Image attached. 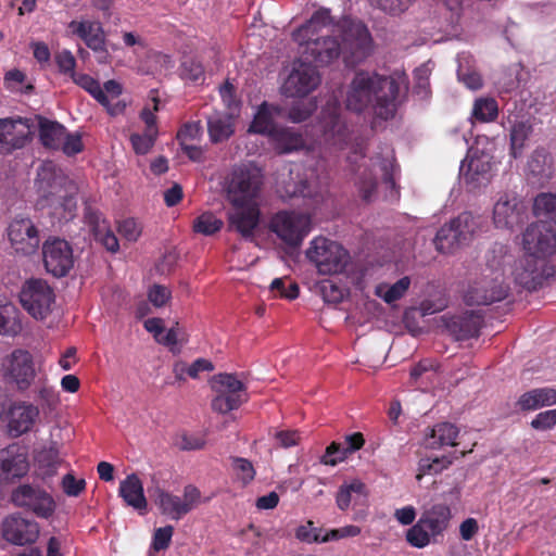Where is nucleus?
<instances>
[{
	"instance_id": "64",
	"label": "nucleus",
	"mask_w": 556,
	"mask_h": 556,
	"mask_svg": "<svg viewBox=\"0 0 556 556\" xmlns=\"http://www.w3.org/2000/svg\"><path fill=\"white\" fill-rule=\"evenodd\" d=\"M86 486L84 479H76L72 473H67L62 479V488L66 495L77 496Z\"/></svg>"
},
{
	"instance_id": "1",
	"label": "nucleus",
	"mask_w": 556,
	"mask_h": 556,
	"mask_svg": "<svg viewBox=\"0 0 556 556\" xmlns=\"http://www.w3.org/2000/svg\"><path fill=\"white\" fill-rule=\"evenodd\" d=\"M331 17L328 9H319L311 20L293 31L292 37L302 48V53L313 58L321 65L330 64L344 53L348 64L362 62L371 52V36L367 27L355 21H343V47L332 37L319 36L321 28L330 25Z\"/></svg>"
},
{
	"instance_id": "14",
	"label": "nucleus",
	"mask_w": 556,
	"mask_h": 556,
	"mask_svg": "<svg viewBox=\"0 0 556 556\" xmlns=\"http://www.w3.org/2000/svg\"><path fill=\"white\" fill-rule=\"evenodd\" d=\"M269 227L286 244L298 247L311 231L312 219L308 214L282 211L273 216Z\"/></svg>"
},
{
	"instance_id": "53",
	"label": "nucleus",
	"mask_w": 556,
	"mask_h": 556,
	"mask_svg": "<svg viewBox=\"0 0 556 556\" xmlns=\"http://www.w3.org/2000/svg\"><path fill=\"white\" fill-rule=\"evenodd\" d=\"M316 108L317 103L313 99L307 102L295 103L290 108L288 118L293 123H301L307 119Z\"/></svg>"
},
{
	"instance_id": "24",
	"label": "nucleus",
	"mask_w": 556,
	"mask_h": 556,
	"mask_svg": "<svg viewBox=\"0 0 556 556\" xmlns=\"http://www.w3.org/2000/svg\"><path fill=\"white\" fill-rule=\"evenodd\" d=\"M46 269L55 277L67 275L74 264L73 251L68 242L59 238L49 239L43 244Z\"/></svg>"
},
{
	"instance_id": "47",
	"label": "nucleus",
	"mask_w": 556,
	"mask_h": 556,
	"mask_svg": "<svg viewBox=\"0 0 556 556\" xmlns=\"http://www.w3.org/2000/svg\"><path fill=\"white\" fill-rule=\"evenodd\" d=\"M186 333L182 328L178 325L166 329L162 337L157 340L160 344H163L169 349L174 354H179L182 345L186 343Z\"/></svg>"
},
{
	"instance_id": "58",
	"label": "nucleus",
	"mask_w": 556,
	"mask_h": 556,
	"mask_svg": "<svg viewBox=\"0 0 556 556\" xmlns=\"http://www.w3.org/2000/svg\"><path fill=\"white\" fill-rule=\"evenodd\" d=\"M174 528L172 526H165L155 529L153 533L151 548L155 552L166 549L172 541Z\"/></svg>"
},
{
	"instance_id": "37",
	"label": "nucleus",
	"mask_w": 556,
	"mask_h": 556,
	"mask_svg": "<svg viewBox=\"0 0 556 556\" xmlns=\"http://www.w3.org/2000/svg\"><path fill=\"white\" fill-rule=\"evenodd\" d=\"M522 410H535L543 406L556 404V390L553 388H540L523 393L518 402Z\"/></svg>"
},
{
	"instance_id": "60",
	"label": "nucleus",
	"mask_w": 556,
	"mask_h": 556,
	"mask_svg": "<svg viewBox=\"0 0 556 556\" xmlns=\"http://www.w3.org/2000/svg\"><path fill=\"white\" fill-rule=\"evenodd\" d=\"M349 452L345 446H342L339 443L332 442L326 450L325 455L321 458V462L326 465L334 466L338 463L344 460Z\"/></svg>"
},
{
	"instance_id": "30",
	"label": "nucleus",
	"mask_w": 556,
	"mask_h": 556,
	"mask_svg": "<svg viewBox=\"0 0 556 556\" xmlns=\"http://www.w3.org/2000/svg\"><path fill=\"white\" fill-rule=\"evenodd\" d=\"M367 502L368 489L366 484L358 479H353L341 484L336 495V504L341 511L367 506Z\"/></svg>"
},
{
	"instance_id": "8",
	"label": "nucleus",
	"mask_w": 556,
	"mask_h": 556,
	"mask_svg": "<svg viewBox=\"0 0 556 556\" xmlns=\"http://www.w3.org/2000/svg\"><path fill=\"white\" fill-rule=\"evenodd\" d=\"M481 226L480 216L463 212L439 229L434 238L435 249L441 253H453L469 244Z\"/></svg>"
},
{
	"instance_id": "2",
	"label": "nucleus",
	"mask_w": 556,
	"mask_h": 556,
	"mask_svg": "<svg viewBox=\"0 0 556 556\" xmlns=\"http://www.w3.org/2000/svg\"><path fill=\"white\" fill-rule=\"evenodd\" d=\"M402 88H406L404 74L383 76L361 71L348 85L344 103L349 111L369 112L381 119H389L396 111V99Z\"/></svg>"
},
{
	"instance_id": "33",
	"label": "nucleus",
	"mask_w": 556,
	"mask_h": 556,
	"mask_svg": "<svg viewBox=\"0 0 556 556\" xmlns=\"http://www.w3.org/2000/svg\"><path fill=\"white\" fill-rule=\"evenodd\" d=\"M118 494L128 506L140 514L147 510L148 503L143 492V484L137 475H128L121 481Z\"/></svg>"
},
{
	"instance_id": "59",
	"label": "nucleus",
	"mask_w": 556,
	"mask_h": 556,
	"mask_svg": "<svg viewBox=\"0 0 556 556\" xmlns=\"http://www.w3.org/2000/svg\"><path fill=\"white\" fill-rule=\"evenodd\" d=\"M54 60L62 74L70 75V77H72L73 74L76 73V59L70 50L64 49L58 52Z\"/></svg>"
},
{
	"instance_id": "34",
	"label": "nucleus",
	"mask_w": 556,
	"mask_h": 556,
	"mask_svg": "<svg viewBox=\"0 0 556 556\" xmlns=\"http://www.w3.org/2000/svg\"><path fill=\"white\" fill-rule=\"evenodd\" d=\"M281 108L276 104L263 102L254 114L253 121L249 127V132L271 136L279 127L275 123V118L281 114Z\"/></svg>"
},
{
	"instance_id": "45",
	"label": "nucleus",
	"mask_w": 556,
	"mask_h": 556,
	"mask_svg": "<svg viewBox=\"0 0 556 556\" xmlns=\"http://www.w3.org/2000/svg\"><path fill=\"white\" fill-rule=\"evenodd\" d=\"M410 279L403 277L393 285L380 283L376 287V295L381 298L387 303H392L401 299L408 290Z\"/></svg>"
},
{
	"instance_id": "10",
	"label": "nucleus",
	"mask_w": 556,
	"mask_h": 556,
	"mask_svg": "<svg viewBox=\"0 0 556 556\" xmlns=\"http://www.w3.org/2000/svg\"><path fill=\"white\" fill-rule=\"evenodd\" d=\"M72 80L80 88L90 93L111 116H117L125 112L127 101L122 99V85L114 80H108L103 86L87 74H73Z\"/></svg>"
},
{
	"instance_id": "40",
	"label": "nucleus",
	"mask_w": 556,
	"mask_h": 556,
	"mask_svg": "<svg viewBox=\"0 0 556 556\" xmlns=\"http://www.w3.org/2000/svg\"><path fill=\"white\" fill-rule=\"evenodd\" d=\"M457 435L458 429L455 425L450 422H441L431 429V433L427 438V445L432 448L454 446L456 445Z\"/></svg>"
},
{
	"instance_id": "13",
	"label": "nucleus",
	"mask_w": 556,
	"mask_h": 556,
	"mask_svg": "<svg viewBox=\"0 0 556 556\" xmlns=\"http://www.w3.org/2000/svg\"><path fill=\"white\" fill-rule=\"evenodd\" d=\"M12 503L31 511L35 516L49 519L56 510V502L51 493L39 485L20 484L11 493Z\"/></svg>"
},
{
	"instance_id": "43",
	"label": "nucleus",
	"mask_w": 556,
	"mask_h": 556,
	"mask_svg": "<svg viewBox=\"0 0 556 556\" xmlns=\"http://www.w3.org/2000/svg\"><path fill=\"white\" fill-rule=\"evenodd\" d=\"M532 132V125L528 121H516L510 128V153L517 159L521 155L526 141Z\"/></svg>"
},
{
	"instance_id": "52",
	"label": "nucleus",
	"mask_w": 556,
	"mask_h": 556,
	"mask_svg": "<svg viewBox=\"0 0 556 556\" xmlns=\"http://www.w3.org/2000/svg\"><path fill=\"white\" fill-rule=\"evenodd\" d=\"M180 76L185 80L199 83L204 78V68L200 62L193 59H186L180 66Z\"/></svg>"
},
{
	"instance_id": "21",
	"label": "nucleus",
	"mask_w": 556,
	"mask_h": 556,
	"mask_svg": "<svg viewBox=\"0 0 556 556\" xmlns=\"http://www.w3.org/2000/svg\"><path fill=\"white\" fill-rule=\"evenodd\" d=\"M527 215L525 202L515 192H504L493 207V223L496 228L513 229L520 225Z\"/></svg>"
},
{
	"instance_id": "26",
	"label": "nucleus",
	"mask_w": 556,
	"mask_h": 556,
	"mask_svg": "<svg viewBox=\"0 0 556 556\" xmlns=\"http://www.w3.org/2000/svg\"><path fill=\"white\" fill-rule=\"evenodd\" d=\"M9 240L16 252L31 254L40 244L38 229L29 218H15L8 228Z\"/></svg>"
},
{
	"instance_id": "49",
	"label": "nucleus",
	"mask_w": 556,
	"mask_h": 556,
	"mask_svg": "<svg viewBox=\"0 0 556 556\" xmlns=\"http://www.w3.org/2000/svg\"><path fill=\"white\" fill-rule=\"evenodd\" d=\"M156 138L157 134H151L144 130L142 134H131L129 140L135 153L139 155H144L151 151L155 143Z\"/></svg>"
},
{
	"instance_id": "42",
	"label": "nucleus",
	"mask_w": 556,
	"mask_h": 556,
	"mask_svg": "<svg viewBox=\"0 0 556 556\" xmlns=\"http://www.w3.org/2000/svg\"><path fill=\"white\" fill-rule=\"evenodd\" d=\"M22 330V323L16 307L10 303H0V334L16 336Z\"/></svg>"
},
{
	"instance_id": "28",
	"label": "nucleus",
	"mask_w": 556,
	"mask_h": 556,
	"mask_svg": "<svg viewBox=\"0 0 556 556\" xmlns=\"http://www.w3.org/2000/svg\"><path fill=\"white\" fill-rule=\"evenodd\" d=\"M29 470L26 447L14 443L0 452V475L5 480L24 477Z\"/></svg>"
},
{
	"instance_id": "22",
	"label": "nucleus",
	"mask_w": 556,
	"mask_h": 556,
	"mask_svg": "<svg viewBox=\"0 0 556 556\" xmlns=\"http://www.w3.org/2000/svg\"><path fill=\"white\" fill-rule=\"evenodd\" d=\"M34 129L26 118L0 119V153L9 154L24 148L33 138Z\"/></svg>"
},
{
	"instance_id": "9",
	"label": "nucleus",
	"mask_w": 556,
	"mask_h": 556,
	"mask_svg": "<svg viewBox=\"0 0 556 556\" xmlns=\"http://www.w3.org/2000/svg\"><path fill=\"white\" fill-rule=\"evenodd\" d=\"M211 388L214 393L211 407L218 414H227L238 409L248 401L244 383L231 374H219L213 377Z\"/></svg>"
},
{
	"instance_id": "51",
	"label": "nucleus",
	"mask_w": 556,
	"mask_h": 556,
	"mask_svg": "<svg viewBox=\"0 0 556 556\" xmlns=\"http://www.w3.org/2000/svg\"><path fill=\"white\" fill-rule=\"evenodd\" d=\"M94 239L100 242L110 252H116L119 248L118 240L111 231L105 222L98 223L93 228Z\"/></svg>"
},
{
	"instance_id": "17",
	"label": "nucleus",
	"mask_w": 556,
	"mask_h": 556,
	"mask_svg": "<svg viewBox=\"0 0 556 556\" xmlns=\"http://www.w3.org/2000/svg\"><path fill=\"white\" fill-rule=\"evenodd\" d=\"M21 304L36 319H45L52 308L55 295L51 287L42 279L25 282L20 294Z\"/></svg>"
},
{
	"instance_id": "7",
	"label": "nucleus",
	"mask_w": 556,
	"mask_h": 556,
	"mask_svg": "<svg viewBox=\"0 0 556 556\" xmlns=\"http://www.w3.org/2000/svg\"><path fill=\"white\" fill-rule=\"evenodd\" d=\"M451 519L452 510L448 505L434 504L407 530L406 541L416 548H424L443 535L450 527Z\"/></svg>"
},
{
	"instance_id": "36",
	"label": "nucleus",
	"mask_w": 556,
	"mask_h": 556,
	"mask_svg": "<svg viewBox=\"0 0 556 556\" xmlns=\"http://www.w3.org/2000/svg\"><path fill=\"white\" fill-rule=\"evenodd\" d=\"M482 325L481 315L471 311L463 316L452 317L446 324L457 340H467L479 334Z\"/></svg>"
},
{
	"instance_id": "11",
	"label": "nucleus",
	"mask_w": 556,
	"mask_h": 556,
	"mask_svg": "<svg viewBox=\"0 0 556 556\" xmlns=\"http://www.w3.org/2000/svg\"><path fill=\"white\" fill-rule=\"evenodd\" d=\"M393 161L392 151L386 147L379 155L369 160V164L364 165L356 182L363 200H374L378 179L392 180Z\"/></svg>"
},
{
	"instance_id": "44",
	"label": "nucleus",
	"mask_w": 556,
	"mask_h": 556,
	"mask_svg": "<svg viewBox=\"0 0 556 556\" xmlns=\"http://www.w3.org/2000/svg\"><path fill=\"white\" fill-rule=\"evenodd\" d=\"M498 115V105L493 98H478L472 106L471 119L480 123L493 122Z\"/></svg>"
},
{
	"instance_id": "50",
	"label": "nucleus",
	"mask_w": 556,
	"mask_h": 556,
	"mask_svg": "<svg viewBox=\"0 0 556 556\" xmlns=\"http://www.w3.org/2000/svg\"><path fill=\"white\" fill-rule=\"evenodd\" d=\"M362 529L358 526L348 525L339 529H331L326 531L323 536H316V543H326L329 541H338L345 538H354L361 534Z\"/></svg>"
},
{
	"instance_id": "35",
	"label": "nucleus",
	"mask_w": 556,
	"mask_h": 556,
	"mask_svg": "<svg viewBox=\"0 0 556 556\" xmlns=\"http://www.w3.org/2000/svg\"><path fill=\"white\" fill-rule=\"evenodd\" d=\"M67 453L58 442H51L36 455V463L42 479L53 477L59 467L64 463Z\"/></svg>"
},
{
	"instance_id": "31",
	"label": "nucleus",
	"mask_w": 556,
	"mask_h": 556,
	"mask_svg": "<svg viewBox=\"0 0 556 556\" xmlns=\"http://www.w3.org/2000/svg\"><path fill=\"white\" fill-rule=\"evenodd\" d=\"M554 174L552 154L544 148L535 149L527 162L526 175L532 184H544Z\"/></svg>"
},
{
	"instance_id": "29",
	"label": "nucleus",
	"mask_w": 556,
	"mask_h": 556,
	"mask_svg": "<svg viewBox=\"0 0 556 556\" xmlns=\"http://www.w3.org/2000/svg\"><path fill=\"white\" fill-rule=\"evenodd\" d=\"M3 538L15 545H25L36 541L39 527L36 521L13 515L2 523Z\"/></svg>"
},
{
	"instance_id": "23",
	"label": "nucleus",
	"mask_w": 556,
	"mask_h": 556,
	"mask_svg": "<svg viewBox=\"0 0 556 556\" xmlns=\"http://www.w3.org/2000/svg\"><path fill=\"white\" fill-rule=\"evenodd\" d=\"M507 293L508 287L504 283L502 275L496 274L492 278L484 276L471 285L465 293V301L469 305H489L502 301Z\"/></svg>"
},
{
	"instance_id": "54",
	"label": "nucleus",
	"mask_w": 556,
	"mask_h": 556,
	"mask_svg": "<svg viewBox=\"0 0 556 556\" xmlns=\"http://www.w3.org/2000/svg\"><path fill=\"white\" fill-rule=\"evenodd\" d=\"M202 136V127L199 122L186 123L177 134V139L180 146L194 143L200 140Z\"/></svg>"
},
{
	"instance_id": "19",
	"label": "nucleus",
	"mask_w": 556,
	"mask_h": 556,
	"mask_svg": "<svg viewBox=\"0 0 556 556\" xmlns=\"http://www.w3.org/2000/svg\"><path fill=\"white\" fill-rule=\"evenodd\" d=\"M5 379L14 383L18 390H26L36 377L31 354L25 350H14L7 355L1 364Z\"/></svg>"
},
{
	"instance_id": "41",
	"label": "nucleus",
	"mask_w": 556,
	"mask_h": 556,
	"mask_svg": "<svg viewBox=\"0 0 556 556\" xmlns=\"http://www.w3.org/2000/svg\"><path fill=\"white\" fill-rule=\"evenodd\" d=\"M533 213L540 224L556 223V195L552 193L539 194L533 203Z\"/></svg>"
},
{
	"instance_id": "55",
	"label": "nucleus",
	"mask_w": 556,
	"mask_h": 556,
	"mask_svg": "<svg viewBox=\"0 0 556 556\" xmlns=\"http://www.w3.org/2000/svg\"><path fill=\"white\" fill-rule=\"evenodd\" d=\"M232 470L242 484L250 483L255 477V470L252 463L245 458H233Z\"/></svg>"
},
{
	"instance_id": "39",
	"label": "nucleus",
	"mask_w": 556,
	"mask_h": 556,
	"mask_svg": "<svg viewBox=\"0 0 556 556\" xmlns=\"http://www.w3.org/2000/svg\"><path fill=\"white\" fill-rule=\"evenodd\" d=\"M207 129L211 141H225L233 134L232 118L229 114L214 113L207 118Z\"/></svg>"
},
{
	"instance_id": "4",
	"label": "nucleus",
	"mask_w": 556,
	"mask_h": 556,
	"mask_svg": "<svg viewBox=\"0 0 556 556\" xmlns=\"http://www.w3.org/2000/svg\"><path fill=\"white\" fill-rule=\"evenodd\" d=\"M35 186L40 210H46L59 222L74 217L78 188L53 162H43L39 166Z\"/></svg>"
},
{
	"instance_id": "20",
	"label": "nucleus",
	"mask_w": 556,
	"mask_h": 556,
	"mask_svg": "<svg viewBox=\"0 0 556 556\" xmlns=\"http://www.w3.org/2000/svg\"><path fill=\"white\" fill-rule=\"evenodd\" d=\"M71 35L80 38L85 45L97 54L99 63H108L110 59L106 49V36L103 26L98 21L74 20L67 25Z\"/></svg>"
},
{
	"instance_id": "12",
	"label": "nucleus",
	"mask_w": 556,
	"mask_h": 556,
	"mask_svg": "<svg viewBox=\"0 0 556 556\" xmlns=\"http://www.w3.org/2000/svg\"><path fill=\"white\" fill-rule=\"evenodd\" d=\"M153 498L163 515L172 520H180L201 504V492L192 484H188L184 488L182 496L156 488L153 491Z\"/></svg>"
},
{
	"instance_id": "6",
	"label": "nucleus",
	"mask_w": 556,
	"mask_h": 556,
	"mask_svg": "<svg viewBox=\"0 0 556 556\" xmlns=\"http://www.w3.org/2000/svg\"><path fill=\"white\" fill-rule=\"evenodd\" d=\"M307 261L323 276L341 275L351 264V256L337 241L325 237L314 238L305 251Z\"/></svg>"
},
{
	"instance_id": "32",
	"label": "nucleus",
	"mask_w": 556,
	"mask_h": 556,
	"mask_svg": "<svg viewBox=\"0 0 556 556\" xmlns=\"http://www.w3.org/2000/svg\"><path fill=\"white\" fill-rule=\"evenodd\" d=\"M268 139L278 154H290L303 149L313 150L306 146L302 134L292 127L279 126Z\"/></svg>"
},
{
	"instance_id": "57",
	"label": "nucleus",
	"mask_w": 556,
	"mask_h": 556,
	"mask_svg": "<svg viewBox=\"0 0 556 556\" xmlns=\"http://www.w3.org/2000/svg\"><path fill=\"white\" fill-rule=\"evenodd\" d=\"M119 235L127 241H137L142 233V225L135 218H126L118 225Z\"/></svg>"
},
{
	"instance_id": "38",
	"label": "nucleus",
	"mask_w": 556,
	"mask_h": 556,
	"mask_svg": "<svg viewBox=\"0 0 556 556\" xmlns=\"http://www.w3.org/2000/svg\"><path fill=\"white\" fill-rule=\"evenodd\" d=\"M65 127L58 122L39 118V139L50 150H59L65 138Z\"/></svg>"
},
{
	"instance_id": "18",
	"label": "nucleus",
	"mask_w": 556,
	"mask_h": 556,
	"mask_svg": "<svg viewBox=\"0 0 556 556\" xmlns=\"http://www.w3.org/2000/svg\"><path fill=\"white\" fill-rule=\"evenodd\" d=\"M479 144L480 141L469 149L467 159L460 165V174L472 187L486 184L494 167L492 147L480 149Z\"/></svg>"
},
{
	"instance_id": "48",
	"label": "nucleus",
	"mask_w": 556,
	"mask_h": 556,
	"mask_svg": "<svg viewBox=\"0 0 556 556\" xmlns=\"http://www.w3.org/2000/svg\"><path fill=\"white\" fill-rule=\"evenodd\" d=\"M317 289L324 301L328 303H340L348 295V290L345 288L329 279L320 281L317 285Z\"/></svg>"
},
{
	"instance_id": "61",
	"label": "nucleus",
	"mask_w": 556,
	"mask_h": 556,
	"mask_svg": "<svg viewBox=\"0 0 556 556\" xmlns=\"http://www.w3.org/2000/svg\"><path fill=\"white\" fill-rule=\"evenodd\" d=\"M446 467V462L443 459L434 458V459H421L418 467V473L416 479L418 481L425 475L439 473Z\"/></svg>"
},
{
	"instance_id": "27",
	"label": "nucleus",
	"mask_w": 556,
	"mask_h": 556,
	"mask_svg": "<svg viewBox=\"0 0 556 556\" xmlns=\"http://www.w3.org/2000/svg\"><path fill=\"white\" fill-rule=\"evenodd\" d=\"M40 417L38 406L28 402H15L8 409V431L18 438L34 429Z\"/></svg>"
},
{
	"instance_id": "5",
	"label": "nucleus",
	"mask_w": 556,
	"mask_h": 556,
	"mask_svg": "<svg viewBox=\"0 0 556 556\" xmlns=\"http://www.w3.org/2000/svg\"><path fill=\"white\" fill-rule=\"evenodd\" d=\"M555 230L551 225L533 223L522 235L525 255L515 265L513 275L520 286L534 288L545 275L546 258L555 253Z\"/></svg>"
},
{
	"instance_id": "3",
	"label": "nucleus",
	"mask_w": 556,
	"mask_h": 556,
	"mask_svg": "<svg viewBox=\"0 0 556 556\" xmlns=\"http://www.w3.org/2000/svg\"><path fill=\"white\" fill-rule=\"evenodd\" d=\"M262 182V170L249 164L235 167L228 184L227 198L231 204L228 225L247 239L253 237L260 222L257 198Z\"/></svg>"
},
{
	"instance_id": "63",
	"label": "nucleus",
	"mask_w": 556,
	"mask_h": 556,
	"mask_svg": "<svg viewBox=\"0 0 556 556\" xmlns=\"http://www.w3.org/2000/svg\"><path fill=\"white\" fill-rule=\"evenodd\" d=\"M556 426V409L542 412L531 421V427L536 430H548Z\"/></svg>"
},
{
	"instance_id": "62",
	"label": "nucleus",
	"mask_w": 556,
	"mask_h": 556,
	"mask_svg": "<svg viewBox=\"0 0 556 556\" xmlns=\"http://www.w3.org/2000/svg\"><path fill=\"white\" fill-rule=\"evenodd\" d=\"M170 296V290L161 285L152 286L148 293L149 301L156 307L164 306L169 301Z\"/></svg>"
},
{
	"instance_id": "46",
	"label": "nucleus",
	"mask_w": 556,
	"mask_h": 556,
	"mask_svg": "<svg viewBox=\"0 0 556 556\" xmlns=\"http://www.w3.org/2000/svg\"><path fill=\"white\" fill-rule=\"evenodd\" d=\"M224 222L211 212H204L193 220V230L197 233L212 236L219 231Z\"/></svg>"
},
{
	"instance_id": "25",
	"label": "nucleus",
	"mask_w": 556,
	"mask_h": 556,
	"mask_svg": "<svg viewBox=\"0 0 556 556\" xmlns=\"http://www.w3.org/2000/svg\"><path fill=\"white\" fill-rule=\"evenodd\" d=\"M318 182L314 170L309 176L302 177L299 166L289 170L288 178L279 181L278 192L282 199L290 200L295 197L311 198L317 194Z\"/></svg>"
},
{
	"instance_id": "16",
	"label": "nucleus",
	"mask_w": 556,
	"mask_h": 556,
	"mask_svg": "<svg viewBox=\"0 0 556 556\" xmlns=\"http://www.w3.org/2000/svg\"><path fill=\"white\" fill-rule=\"evenodd\" d=\"M338 103L329 104L323 110L320 125L325 153H333L349 147L351 135L346 124L340 116Z\"/></svg>"
},
{
	"instance_id": "56",
	"label": "nucleus",
	"mask_w": 556,
	"mask_h": 556,
	"mask_svg": "<svg viewBox=\"0 0 556 556\" xmlns=\"http://www.w3.org/2000/svg\"><path fill=\"white\" fill-rule=\"evenodd\" d=\"M287 278H276L270 283V292L275 293V295H279L280 298L287 300H294L299 295V287L294 282H290L288 288L286 287Z\"/></svg>"
},
{
	"instance_id": "15",
	"label": "nucleus",
	"mask_w": 556,
	"mask_h": 556,
	"mask_svg": "<svg viewBox=\"0 0 556 556\" xmlns=\"http://www.w3.org/2000/svg\"><path fill=\"white\" fill-rule=\"evenodd\" d=\"M321 76L311 63L298 60L292 66L281 86V92L288 98H304L317 89Z\"/></svg>"
}]
</instances>
